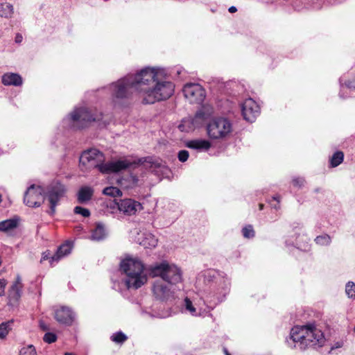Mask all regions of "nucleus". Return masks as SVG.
<instances>
[{"instance_id": "4c0bfd02", "label": "nucleus", "mask_w": 355, "mask_h": 355, "mask_svg": "<svg viewBox=\"0 0 355 355\" xmlns=\"http://www.w3.org/2000/svg\"><path fill=\"white\" fill-rule=\"evenodd\" d=\"M189 156V153L186 150H182L178 152V157L180 162H186Z\"/></svg>"}, {"instance_id": "a211bd4d", "label": "nucleus", "mask_w": 355, "mask_h": 355, "mask_svg": "<svg viewBox=\"0 0 355 355\" xmlns=\"http://www.w3.org/2000/svg\"><path fill=\"white\" fill-rule=\"evenodd\" d=\"M94 189L89 186L81 187L76 193L77 201L80 204H86L91 200Z\"/></svg>"}, {"instance_id": "79ce46f5", "label": "nucleus", "mask_w": 355, "mask_h": 355, "mask_svg": "<svg viewBox=\"0 0 355 355\" xmlns=\"http://www.w3.org/2000/svg\"><path fill=\"white\" fill-rule=\"evenodd\" d=\"M67 317H68V326H69L75 320L76 314L71 310H70L69 308H68Z\"/></svg>"}, {"instance_id": "f257e3e1", "label": "nucleus", "mask_w": 355, "mask_h": 355, "mask_svg": "<svg viewBox=\"0 0 355 355\" xmlns=\"http://www.w3.org/2000/svg\"><path fill=\"white\" fill-rule=\"evenodd\" d=\"M137 87L144 104L164 101L173 94V83L162 79L160 69L146 67L139 72Z\"/></svg>"}, {"instance_id": "dca6fc26", "label": "nucleus", "mask_w": 355, "mask_h": 355, "mask_svg": "<svg viewBox=\"0 0 355 355\" xmlns=\"http://www.w3.org/2000/svg\"><path fill=\"white\" fill-rule=\"evenodd\" d=\"M130 163L126 160H117L107 162L103 168L102 173H117L128 168Z\"/></svg>"}, {"instance_id": "4be33fe9", "label": "nucleus", "mask_w": 355, "mask_h": 355, "mask_svg": "<svg viewBox=\"0 0 355 355\" xmlns=\"http://www.w3.org/2000/svg\"><path fill=\"white\" fill-rule=\"evenodd\" d=\"M18 221L16 219H8L0 222V232H7L17 227Z\"/></svg>"}, {"instance_id": "c03bdc74", "label": "nucleus", "mask_w": 355, "mask_h": 355, "mask_svg": "<svg viewBox=\"0 0 355 355\" xmlns=\"http://www.w3.org/2000/svg\"><path fill=\"white\" fill-rule=\"evenodd\" d=\"M23 41V36L21 33H17L15 37V42L17 44H20Z\"/></svg>"}, {"instance_id": "9d476101", "label": "nucleus", "mask_w": 355, "mask_h": 355, "mask_svg": "<svg viewBox=\"0 0 355 355\" xmlns=\"http://www.w3.org/2000/svg\"><path fill=\"white\" fill-rule=\"evenodd\" d=\"M185 98L191 103L201 104L206 97L204 88L199 84L187 83L183 88Z\"/></svg>"}, {"instance_id": "412c9836", "label": "nucleus", "mask_w": 355, "mask_h": 355, "mask_svg": "<svg viewBox=\"0 0 355 355\" xmlns=\"http://www.w3.org/2000/svg\"><path fill=\"white\" fill-rule=\"evenodd\" d=\"M186 146L198 151H207L211 148V143L205 139H193L187 141Z\"/></svg>"}, {"instance_id": "37998d69", "label": "nucleus", "mask_w": 355, "mask_h": 355, "mask_svg": "<svg viewBox=\"0 0 355 355\" xmlns=\"http://www.w3.org/2000/svg\"><path fill=\"white\" fill-rule=\"evenodd\" d=\"M304 179L302 178H295L293 180V183L295 186L301 187L304 183Z\"/></svg>"}, {"instance_id": "8fccbe9b", "label": "nucleus", "mask_w": 355, "mask_h": 355, "mask_svg": "<svg viewBox=\"0 0 355 355\" xmlns=\"http://www.w3.org/2000/svg\"><path fill=\"white\" fill-rule=\"evenodd\" d=\"M67 245H68V254H69V251H70V248H71V243L69 241H68V243H67Z\"/></svg>"}, {"instance_id": "4d7b16f0", "label": "nucleus", "mask_w": 355, "mask_h": 355, "mask_svg": "<svg viewBox=\"0 0 355 355\" xmlns=\"http://www.w3.org/2000/svg\"><path fill=\"white\" fill-rule=\"evenodd\" d=\"M1 202V197L0 196V202Z\"/></svg>"}, {"instance_id": "c9c22d12", "label": "nucleus", "mask_w": 355, "mask_h": 355, "mask_svg": "<svg viewBox=\"0 0 355 355\" xmlns=\"http://www.w3.org/2000/svg\"><path fill=\"white\" fill-rule=\"evenodd\" d=\"M43 340L47 343H53L56 341L57 336L53 333L48 332L44 334Z\"/></svg>"}, {"instance_id": "a18cd8bd", "label": "nucleus", "mask_w": 355, "mask_h": 355, "mask_svg": "<svg viewBox=\"0 0 355 355\" xmlns=\"http://www.w3.org/2000/svg\"><path fill=\"white\" fill-rule=\"evenodd\" d=\"M272 199L277 202V205H273V208L275 209H278L279 208V203L280 202V196H277H277H274L272 197Z\"/></svg>"}, {"instance_id": "aec40b11", "label": "nucleus", "mask_w": 355, "mask_h": 355, "mask_svg": "<svg viewBox=\"0 0 355 355\" xmlns=\"http://www.w3.org/2000/svg\"><path fill=\"white\" fill-rule=\"evenodd\" d=\"M1 83L6 86H21L23 84L21 76L16 73H6L1 77Z\"/></svg>"}, {"instance_id": "a878e982", "label": "nucleus", "mask_w": 355, "mask_h": 355, "mask_svg": "<svg viewBox=\"0 0 355 355\" xmlns=\"http://www.w3.org/2000/svg\"><path fill=\"white\" fill-rule=\"evenodd\" d=\"M13 320H8L0 324V339L6 338L10 330L12 329V324Z\"/></svg>"}, {"instance_id": "2eb2a0df", "label": "nucleus", "mask_w": 355, "mask_h": 355, "mask_svg": "<svg viewBox=\"0 0 355 355\" xmlns=\"http://www.w3.org/2000/svg\"><path fill=\"white\" fill-rule=\"evenodd\" d=\"M67 254V243H63L58 249L57 252L51 255L49 251L43 252L41 259V263L46 260H49L50 266H54L61 259L64 258Z\"/></svg>"}, {"instance_id": "bb28decb", "label": "nucleus", "mask_w": 355, "mask_h": 355, "mask_svg": "<svg viewBox=\"0 0 355 355\" xmlns=\"http://www.w3.org/2000/svg\"><path fill=\"white\" fill-rule=\"evenodd\" d=\"M55 318L61 324L67 322V310L64 306H60L55 310Z\"/></svg>"}, {"instance_id": "423d86ee", "label": "nucleus", "mask_w": 355, "mask_h": 355, "mask_svg": "<svg viewBox=\"0 0 355 355\" xmlns=\"http://www.w3.org/2000/svg\"><path fill=\"white\" fill-rule=\"evenodd\" d=\"M150 275L153 277H160L163 281L170 284H175L182 279L180 268L175 265H170L165 261L153 266Z\"/></svg>"}, {"instance_id": "1a4fd4ad", "label": "nucleus", "mask_w": 355, "mask_h": 355, "mask_svg": "<svg viewBox=\"0 0 355 355\" xmlns=\"http://www.w3.org/2000/svg\"><path fill=\"white\" fill-rule=\"evenodd\" d=\"M105 156L103 153L96 148H91L83 152L80 157V164L87 169L97 168L102 173L105 166Z\"/></svg>"}, {"instance_id": "603ef678", "label": "nucleus", "mask_w": 355, "mask_h": 355, "mask_svg": "<svg viewBox=\"0 0 355 355\" xmlns=\"http://www.w3.org/2000/svg\"><path fill=\"white\" fill-rule=\"evenodd\" d=\"M259 209L261 210L263 209V204H259Z\"/></svg>"}, {"instance_id": "bf43d9fd", "label": "nucleus", "mask_w": 355, "mask_h": 355, "mask_svg": "<svg viewBox=\"0 0 355 355\" xmlns=\"http://www.w3.org/2000/svg\"><path fill=\"white\" fill-rule=\"evenodd\" d=\"M354 331H355V327H354Z\"/></svg>"}, {"instance_id": "49530a36", "label": "nucleus", "mask_w": 355, "mask_h": 355, "mask_svg": "<svg viewBox=\"0 0 355 355\" xmlns=\"http://www.w3.org/2000/svg\"><path fill=\"white\" fill-rule=\"evenodd\" d=\"M40 327L43 331H46L49 329L47 324H45L43 321L40 322Z\"/></svg>"}, {"instance_id": "e433bc0d", "label": "nucleus", "mask_w": 355, "mask_h": 355, "mask_svg": "<svg viewBox=\"0 0 355 355\" xmlns=\"http://www.w3.org/2000/svg\"><path fill=\"white\" fill-rule=\"evenodd\" d=\"M66 131L65 121H62L60 126L58 127L56 135L58 137H64Z\"/></svg>"}, {"instance_id": "4468645a", "label": "nucleus", "mask_w": 355, "mask_h": 355, "mask_svg": "<svg viewBox=\"0 0 355 355\" xmlns=\"http://www.w3.org/2000/svg\"><path fill=\"white\" fill-rule=\"evenodd\" d=\"M117 205L119 210L126 215H134L142 209L141 203L130 198L120 200Z\"/></svg>"}, {"instance_id": "f03ea898", "label": "nucleus", "mask_w": 355, "mask_h": 355, "mask_svg": "<svg viewBox=\"0 0 355 355\" xmlns=\"http://www.w3.org/2000/svg\"><path fill=\"white\" fill-rule=\"evenodd\" d=\"M64 191V185L58 181L50 184L46 189L33 184L25 193L24 201L28 207H37L42 205L44 198H46L49 202L51 211L54 212L55 207L62 197Z\"/></svg>"}, {"instance_id": "7ed1b4c3", "label": "nucleus", "mask_w": 355, "mask_h": 355, "mask_svg": "<svg viewBox=\"0 0 355 355\" xmlns=\"http://www.w3.org/2000/svg\"><path fill=\"white\" fill-rule=\"evenodd\" d=\"M291 338L295 347L304 350L309 347H321L324 343L323 333L314 325L295 326L291 331Z\"/></svg>"}, {"instance_id": "09e8293b", "label": "nucleus", "mask_w": 355, "mask_h": 355, "mask_svg": "<svg viewBox=\"0 0 355 355\" xmlns=\"http://www.w3.org/2000/svg\"><path fill=\"white\" fill-rule=\"evenodd\" d=\"M346 86L348 87V88H353V89H355V84H352V83H346Z\"/></svg>"}, {"instance_id": "b1692460", "label": "nucleus", "mask_w": 355, "mask_h": 355, "mask_svg": "<svg viewBox=\"0 0 355 355\" xmlns=\"http://www.w3.org/2000/svg\"><path fill=\"white\" fill-rule=\"evenodd\" d=\"M216 284H218L220 286L218 289V293L219 295H225L227 293L230 284L229 279L224 277L216 278Z\"/></svg>"}, {"instance_id": "ea45409f", "label": "nucleus", "mask_w": 355, "mask_h": 355, "mask_svg": "<svg viewBox=\"0 0 355 355\" xmlns=\"http://www.w3.org/2000/svg\"><path fill=\"white\" fill-rule=\"evenodd\" d=\"M7 285V281L5 279H0V296L5 295V289Z\"/></svg>"}, {"instance_id": "6e6d98bb", "label": "nucleus", "mask_w": 355, "mask_h": 355, "mask_svg": "<svg viewBox=\"0 0 355 355\" xmlns=\"http://www.w3.org/2000/svg\"><path fill=\"white\" fill-rule=\"evenodd\" d=\"M68 355H76V354H73V353H69V352H68Z\"/></svg>"}, {"instance_id": "13d9d810", "label": "nucleus", "mask_w": 355, "mask_h": 355, "mask_svg": "<svg viewBox=\"0 0 355 355\" xmlns=\"http://www.w3.org/2000/svg\"><path fill=\"white\" fill-rule=\"evenodd\" d=\"M64 355H67V352L64 353Z\"/></svg>"}, {"instance_id": "58836bf2", "label": "nucleus", "mask_w": 355, "mask_h": 355, "mask_svg": "<svg viewBox=\"0 0 355 355\" xmlns=\"http://www.w3.org/2000/svg\"><path fill=\"white\" fill-rule=\"evenodd\" d=\"M147 160L148 162L151 164V166H154L155 168L162 167V163L158 159H154L152 157H148Z\"/></svg>"}, {"instance_id": "cd10ccee", "label": "nucleus", "mask_w": 355, "mask_h": 355, "mask_svg": "<svg viewBox=\"0 0 355 355\" xmlns=\"http://www.w3.org/2000/svg\"><path fill=\"white\" fill-rule=\"evenodd\" d=\"M344 159V154L341 151L336 152L330 159V164L331 167H336L340 164Z\"/></svg>"}, {"instance_id": "de8ad7c7", "label": "nucleus", "mask_w": 355, "mask_h": 355, "mask_svg": "<svg viewBox=\"0 0 355 355\" xmlns=\"http://www.w3.org/2000/svg\"><path fill=\"white\" fill-rule=\"evenodd\" d=\"M228 10L230 12L234 13L237 11V8L235 6H232L229 8Z\"/></svg>"}, {"instance_id": "6ab92c4d", "label": "nucleus", "mask_w": 355, "mask_h": 355, "mask_svg": "<svg viewBox=\"0 0 355 355\" xmlns=\"http://www.w3.org/2000/svg\"><path fill=\"white\" fill-rule=\"evenodd\" d=\"M107 231L105 225L102 222H98L95 224V227L91 231L90 239L92 241H101L106 239Z\"/></svg>"}, {"instance_id": "3c124183", "label": "nucleus", "mask_w": 355, "mask_h": 355, "mask_svg": "<svg viewBox=\"0 0 355 355\" xmlns=\"http://www.w3.org/2000/svg\"><path fill=\"white\" fill-rule=\"evenodd\" d=\"M224 352H225V354H226V355H231V354L227 352V349H225V348L224 349Z\"/></svg>"}, {"instance_id": "864d4df0", "label": "nucleus", "mask_w": 355, "mask_h": 355, "mask_svg": "<svg viewBox=\"0 0 355 355\" xmlns=\"http://www.w3.org/2000/svg\"><path fill=\"white\" fill-rule=\"evenodd\" d=\"M348 83H352V84H355V78L352 80L349 81Z\"/></svg>"}, {"instance_id": "473e14b6", "label": "nucleus", "mask_w": 355, "mask_h": 355, "mask_svg": "<svg viewBox=\"0 0 355 355\" xmlns=\"http://www.w3.org/2000/svg\"><path fill=\"white\" fill-rule=\"evenodd\" d=\"M315 241L317 244L321 245H328L331 242V238L329 235L324 234L318 236L315 238Z\"/></svg>"}, {"instance_id": "72a5a7b5", "label": "nucleus", "mask_w": 355, "mask_h": 355, "mask_svg": "<svg viewBox=\"0 0 355 355\" xmlns=\"http://www.w3.org/2000/svg\"><path fill=\"white\" fill-rule=\"evenodd\" d=\"M243 236L247 239H251L254 236V231L252 225H249L242 229Z\"/></svg>"}, {"instance_id": "6e6552de", "label": "nucleus", "mask_w": 355, "mask_h": 355, "mask_svg": "<svg viewBox=\"0 0 355 355\" xmlns=\"http://www.w3.org/2000/svg\"><path fill=\"white\" fill-rule=\"evenodd\" d=\"M71 119L80 123L79 128L85 127L87 123L92 121L101 122L104 125L109 124L107 119H104L103 114L95 111L94 112L86 107L76 110L71 114Z\"/></svg>"}, {"instance_id": "393cba45", "label": "nucleus", "mask_w": 355, "mask_h": 355, "mask_svg": "<svg viewBox=\"0 0 355 355\" xmlns=\"http://www.w3.org/2000/svg\"><path fill=\"white\" fill-rule=\"evenodd\" d=\"M206 114L202 110L196 112L195 116L191 119V123L193 128L199 127L205 119Z\"/></svg>"}, {"instance_id": "0eeeda50", "label": "nucleus", "mask_w": 355, "mask_h": 355, "mask_svg": "<svg viewBox=\"0 0 355 355\" xmlns=\"http://www.w3.org/2000/svg\"><path fill=\"white\" fill-rule=\"evenodd\" d=\"M232 130V123L223 117L213 119L207 125V135L212 139H224L231 133Z\"/></svg>"}, {"instance_id": "20e7f679", "label": "nucleus", "mask_w": 355, "mask_h": 355, "mask_svg": "<svg viewBox=\"0 0 355 355\" xmlns=\"http://www.w3.org/2000/svg\"><path fill=\"white\" fill-rule=\"evenodd\" d=\"M120 269L125 275L124 282L128 289H138L147 282L144 266L137 258L124 259L121 262Z\"/></svg>"}, {"instance_id": "c756f323", "label": "nucleus", "mask_w": 355, "mask_h": 355, "mask_svg": "<svg viewBox=\"0 0 355 355\" xmlns=\"http://www.w3.org/2000/svg\"><path fill=\"white\" fill-rule=\"evenodd\" d=\"M19 355H37L36 349L33 345H28L21 348Z\"/></svg>"}, {"instance_id": "ddd939ff", "label": "nucleus", "mask_w": 355, "mask_h": 355, "mask_svg": "<svg viewBox=\"0 0 355 355\" xmlns=\"http://www.w3.org/2000/svg\"><path fill=\"white\" fill-rule=\"evenodd\" d=\"M21 277L17 275L15 281L12 284L8 290V304L9 306H15L17 304L21 297Z\"/></svg>"}, {"instance_id": "7c9ffc66", "label": "nucleus", "mask_w": 355, "mask_h": 355, "mask_svg": "<svg viewBox=\"0 0 355 355\" xmlns=\"http://www.w3.org/2000/svg\"><path fill=\"white\" fill-rule=\"evenodd\" d=\"M127 339L128 337L126 336V335L121 331L115 333L111 336L112 341L118 344L123 343Z\"/></svg>"}, {"instance_id": "5fc2aeb1", "label": "nucleus", "mask_w": 355, "mask_h": 355, "mask_svg": "<svg viewBox=\"0 0 355 355\" xmlns=\"http://www.w3.org/2000/svg\"><path fill=\"white\" fill-rule=\"evenodd\" d=\"M211 275H209L206 276V278H209L208 281H210V280H211V279H210V278H211Z\"/></svg>"}, {"instance_id": "c85d7f7f", "label": "nucleus", "mask_w": 355, "mask_h": 355, "mask_svg": "<svg viewBox=\"0 0 355 355\" xmlns=\"http://www.w3.org/2000/svg\"><path fill=\"white\" fill-rule=\"evenodd\" d=\"M103 193L106 196L112 197H117L122 196V191L116 187H105L103 191Z\"/></svg>"}, {"instance_id": "2f4dec72", "label": "nucleus", "mask_w": 355, "mask_h": 355, "mask_svg": "<svg viewBox=\"0 0 355 355\" xmlns=\"http://www.w3.org/2000/svg\"><path fill=\"white\" fill-rule=\"evenodd\" d=\"M345 292L350 298H355V284L353 282H349L345 286Z\"/></svg>"}, {"instance_id": "f8f14e48", "label": "nucleus", "mask_w": 355, "mask_h": 355, "mask_svg": "<svg viewBox=\"0 0 355 355\" xmlns=\"http://www.w3.org/2000/svg\"><path fill=\"white\" fill-rule=\"evenodd\" d=\"M153 291L155 297L161 301L168 300L172 294L170 288L168 286L166 282L162 279L155 281Z\"/></svg>"}, {"instance_id": "f3484780", "label": "nucleus", "mask_w": 355, "mask_h": 355, "mask_svg": "<svg viewBox=\"0 0 355 355\" xmlns=\"http://www.w3.org/2000/svg\"><path fill=\"white\" fill-rule=\"evenodd\" d=\"M137 241L145 248H155L157 245V239L149 232L139 234Z\"/></svg>"}, {"instance_id": "f704fd0d", "label": "nucleus", "mask_w": 355, "mask_h": 355, "mask_svg": "<svg viewBox=\"0 0 355 355\" xmlns=\"http://www.w3.org/2000/svg\"><path fill=\"white\" fill-rule=\"evenodd\" d=\"M73 211L76 214H80L81 216L85 218L89 217L90 216L89 210L87 208H84L80 206H76L74 208Z\"/></svg>"}, {"instance_id": "39448f33", "label": "nucleus", "mask_w": 355, "mask_h": 355, "mask_svg": "<svg viewBox=\"0 0 355 355\" xmlns=\"http://www.w3.org/2000/svg\"><path fill=\"white\" fill-rule=\"evenodd\" d=\"M139 82V73L135 75L129 74L110 85L111 96L113 103L120 104L122 101L128 99L133 91L139 94L137 87Z\"/></svg>"}, {"instance_id": "5701e85b", "label": "nucleus", "mask_w": 355, "mask_h": 355, "mask_svg": "<svg viewBox=\"0 0 355 355\" xmlns=\"http://www.w3.org/2000/svg\"><path fill=\"white\" fill-rule=\"evenodd\" d=\"M14 13L13 6L9 3H0V16L4 18H11Z\"/></svg>"}, {"instance_id": "a19ab883", "label": "nucleus", "mask_w": 355, "mask_h": 355, "mask_svg": "<svg viewBox=\"0 0 355 355\" xmlns=\"http://www.w3.org/2000/svg\"><path fill=\"white\" fill-rule=\"evenodd\" d=\"M185 306H186V309L188 311H189L191 313H193L196 312V309L193 307L191 301L188 298L185 299Z\"/></svg>"}, {"instance_id": "9b49d317", "label": "nucleus", "mask_w": 355, "mask_h": 355, "mask_svg": "<svg viewBox=\"0 0 355 355\" xmlns=\"http://www.w3.org/2000/svg\"><path fill=\"white\" fill-rule=\"evenodd\" d=\"M241 112L244 119L252 123L259 115L260 107L253 99L248 98L241 105Z\"/></svg>"}]
</instances>
